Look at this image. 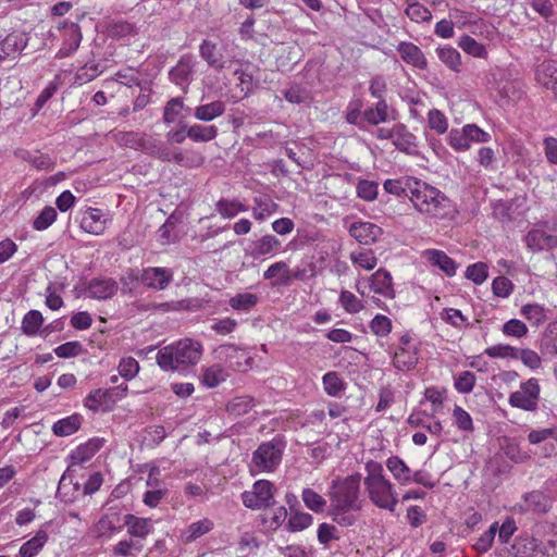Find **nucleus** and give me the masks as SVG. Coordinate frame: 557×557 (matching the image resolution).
Instances as JSON below:
<instances>
[{"mask_svg":"<svg viewBox=\"0 0 557 557\" xmlns=\"http://www.w3.org/2000/svg\"><path fill=\"white\" fill-rule=\"evenodd\" d=\"M48 541V534L45 530H39L34 537L25 542L20 548L21 557H35Z\"/></svg>","mask_w":557,"mask_h":557,"instance_id":"f704fd0d","label":"nucleus"},{"mask_svg":"<svg viewBox=\"0 0 557 557\" xmlns=\"http://www.w3.org/2000/svg\"><path fill=\"white\" fill-rule=\"evenodd\" d=\"M127 385H120L112 388H97L91 391L86 398L84 399V406L94 411L97 412L101 406L108 405L109 403H113V395H115L117 398H123L127 394Z\"/></svg>","mask_w":557,"mask_h":557,"instance_id":"6e6552de","label":"nucleus"},{"mask_svg":"<svg viewBox=\"0 0 557 557\" xmlns=\"http://www.w3.org/2000/svg\"><path fill=\"white\" fill-rule=\"evenodd\" d=\"M386 467L394 479L401 485L411 482V470L398 456H392L386 460Z\"/></svg>","mask_w":557,"mask_h":557,"instance_id":"c756f323","label":"nucleus"},{"mask_svg":"<svg viewBox=\"0 0 557 557\" xmlns=\"http://www.w3.org/2000/svg\"><path fill=\"white\" fill-rule=\"evenodd\" d=\"M264 280L277 278L273 285L288 286L292 283V270L284 261H277L271 264L263 273Z\"/></svg>","mask_w":557,"mask_h":557,"instance_id":"393cba45","label":"nucleus"},{"mask_svg":"<svg viewBox=\"0 0 557 557\" xmlns=\"http://www.w3.org/2000/svg\"><path fill=\"white\" fill-rule=\"evenodd\" d=\"M388 104L385 99L377 101L374 107L363 111L362 117L371 125H379L388 121Z\"/></svg>","mask_w":557,"mask_h":557,"instance_id":"473e14b6","label":"nucleus"},{"mask_svg":"<svg viewBox=\"0 0 557 557\" xmlns=\"http://www.w3.org/2000/svg\"><path fill=\"white\" fill-rule=\"evenodd\" d=\"M418 362V351L414 347H398L393 355V364L400 371H409Z\"/></svg>","mask_w":557,"mask_h":557,"instance_id":"b1692460","label":"nucleus"},{"mask_svg":"<svg viewBox=\"0 0 557 557\" xmlns=\"http://www.w3.org/2000/svg\"><path fill=\"white\" fill-rule=\"evenodd\" d=\"M360 481L361 474L354 473L345 478L337 476L331 483L329 512L339 525H352L355 518L348 513L361 509Z\"/></svg>","mask_w":557,"mask_h":557,"instance_id":"f257e3e1","label":"nucleus"},{"mask_svg":"<svg viewBox=\"0 0 557 557\" xmlns=\"http://www.w3.org/2000/svg\"><path fill=\"white\" fill-rule=\"evenodd\" d=\"M524 508L536 513H546L550 508V498L540 491L524 495Z\"/></svg>","mask_w":557,"mask_h":557,"instance_id":"7c9ffc66","label":"nucleus"},{"mask_svg":"<svg viewBox=\"0 0 557 557\" xmlns=\"http://www.w3.org/2000/svg\"><path fill=\"white\" fill-rule=\"evenodd\" d=\"M281 248V242L274 235H264L251 245L250 257L259 259L267 255H274Z\"/></svg>","mask_w":557,"mask_h":557,"instance_id":"4be33fe9","label":"nucleus"},{"mask_svg":"<svg viewBox=\"0 0 557 557\" xmlns=\"http://www.w3.org/2000/svg\"><path fill=\"white\" fill-rule=\"evenodd\" d=\"M216 352L220 358H225L233 370L245 372L252 367L253 359L245 349L238 348L235 345H221L216 349Z\"/></svg>","mask_w":557,"mask_h":557,"instance_id":"9d476101","label":"nucleus"},{"mask_svg":"<svg viewBox=\"0 0 557 557\" xmlns=\"http://www.w3.org/2000/svg\"><path fill=\"white\" fill-rule=\"evenodd\" d=\"M226 377V371L221 366L214 364L205 369L202 374V383L207 387L213 388L220 383L224 382Z\"/></svg>","mask_w":557,"mask_h":557,"instance_id":"c03bdc74","label":"nucleus"},{"mask_svg":"<svg viewBox=\"0 0 557 557\" xmlns=\"http://www.w3.org/2000/svg\"><path fill=\"white\" fill-rule=\"evenodd\" d=\"M108 34L112 38H124L136 34L135 25L128 21H113L108 25Z\"/></svg>","mask_w":557,"mask_h":557,"instance_id":"a18cd8bd","label":"nucleus"},{"mask_svg":"<svg viewBox=\"0 0 557 557\" xmlns=\"http://www.w3.org/2000/svg\"><path fill=\"white\" fill-rule=\"evenodd\" d=\"M521 313L527 320L535 325L541 324L546 319L544 308L537 304L524 305L521 308Z\"/></svg>","mask_w":557,"mask_h":557,"instance_id":"5fc2aeb1","label":"nucleus"},{"mask_svg":"<svg viewBox=\"0 0 557 557\" xmlns=\"http://www.w3.org/2000/svg\"><path fill=\"white\" fill-rule=\"evenodd\" d=\"M225 112V103L221 100H215L210 103L200 104L195 108L194 116L202 122H210Z\"/></svg>","mask_w":557,"mask_h":557,"instance_id":"cd10ccee","label":"nucleus"},{"mask_svg":"<svg viewBox=\"0 0 557 557\" xmlns=\"http://www.w3.org/2000/svg\"><path fill=\"white\" fill-rule=\"evenodd\" d=\"M242 498L247 508H268L274 504V485L268 480H259L251 491L243 493Z\"/></svg>","mask_w":557,"mask_h":557,"instance_id":"0eeeda50","label":"nucleus"},{"mask_svg":"<svg viewBox=\"0 0 557 557\" xmlns=\"http://www.w3.org/2000/svg\"><path fill=\"white\" fill-rule=\"evenodd\" d=\"M213 528V521L209 518H203L197 522L190 523L185 530H183L181 533V541L184 544L193 543L197 539L212 531Z\"/></svg>","mask_w":557,"mask_h":557,"instance_id":"5701e85b","label":"nucleus"},{"mask_svg":"<svg viewBox=\"0 0 557 557\" xmlns=\"http://www.w3.org/2000/svg\"><path fill=\"white\" fill-rule=\"evenodd\" d=\"M459 47L468 54L475 58H484L486 55L485 47L472 37L465 35L459 40Z\"/></svg>","mask_w":557,"mask_h":557,"instance_id":"de8ad7c7","label":"nucleus"},{"mask_svg":"<svg viewBox=\"0 0 557 557\" xmlns=\"http://www.w3.org/2000/svg\"><path fill=\"white\" fill-rule=\"evenodd\" d=\"M81 227L89 234L100 235L104 231V221L101 219L100 210L89 208L83 214Z\"/></svg>","mask_w":557,"mask_h":557,"instance_id":"c85d7f7f","label":"nucleus"},{"mask_svg":"<svg viewBox=\"0 0 557 557\" xmlns=\"http://www.w3.org/2000/svg\"><path fill=\"white\" fill-rule=\"evenodd\" d=\"M305 505L314 512H322L325 509L326 500L312 488H305L301 494Z\"/></svg>","mask_w":557,"mask_h":557,"instance_id":"49530a36","label":"nucleus"},{"mask_svg":"<svg viewBox=\"0 0 557 557\" xmlns=\"http://www.w3.org/2000/svg\"><path fill=\"white\" fill-rule=\"evenodd\" d=\"M200 57L214 69H223L221 54L216 51V45L209 40H203L199 47Z\"/></svg>","mask_w":557,"mask_h":557,"instance_id":"79ce46f5","label":"nucleus"},{"mask_svg":"<svg viewBox=\"0 0 557 557\" xmlns=\"http://www.w3.org/2000/svg\"><path fill=\"white\" fill-rule=\"evenodd\" d=\"M143 544L138 541H134L133 539L122 540L117 542L113 548L112 553L116 557H128L132 555V550L141 552Z\"/></svg>","mask_w":557,"mask_h":557,"instance_id":"603ef678","label":"nucleus"},{"mask_svg":"<svg viewBox=\"0 0 557 557\" xmlns=\"http://www.w3.org/2000/svg\"><path fill=\"white\" fill-rule=\"evenodd\" d=\"M519 349L509 345L498 344L487 347L484 354L491 358H518Z\"/></svg>","mask_w":557,"mask_h":557,"instance_id":"4d7b16f0","label":"nucleus"},{"mask_svg":"<svg viewBox=\"0 0 557 557\" xmlns=\"http://www.w3.org/2000/svg\"><path fill=\"white\" fill-rule=\"evenodd\" d=\"M57 211L52 207H45L39 215L34 220L33 226L37 231L48 228L57 219Z\"/></svg>","mask_w":557,"mask_h":557,"instance_id":"052dcab7","label":"nucleus"},{"mask_svg":"<svg viewBox=\"0 0 557 557\" xmlns=\"http://www.w3.org/2000/svg\"><path fill=\"white\" fill-rule=\"evenodd\" d=\"M409 199L420 213L430 218L443 219L450 209V200L444 193L420 180L416 181Z\"/></svg>","mask_w":557,"mask_h":557,"instance_id":"20e7f679","label":"nucleus"},{"mask_svg":"<svg viewBox=\"0 0 557 557\" xmlns=\"http://www.w3.org/2000/svg\"><path fill=\"white\" fill-rule=\"evenodd\" d=\"M117 369L122 377L125 380H132L139 371V363L133 357H125L121 359Z\"/></svg>","mask_w":557,"mask_h":557,"instance_id":"680f3d73","label":"nucleus"},{"mask_svg":"<svg viewBox=\"0 0 557 557\" xmlns=\"http://www.w3.org/2000/svg\"><path fill=\"white\" fill-rule=\"evenodd\" d=\"M371 331L377 336H386L392 330V321L383 314H376L370 322Z\"/></svg>","mask_w":557,"mask_h":557,"instance_id":"774afa93","label":"nucleus"},{"mask_svg":"<svg viewBox=\"0 0 557 557\" xmlns=\"http://www.w3.org/2000/svg\"><path fill=\"white\" fill-rule=\"evenodd\" d=\"M364 486L370 500L380 509L395 511L398 504L392 482L385 478L383 466L374 460L366 463Z\"/></svg>","mask_w":557,"mask_h":557,"instance_id":"7ed1b4c3","label":"nucleus"},{"mask_svg":"<svg viewBox=\"0 0 557 557\" xmlns=\"http://www.w3.org/2000/svg\"><path fill=\"white\" fill-rule=\"evenodd\" d=\"M393 145L406 153L416 152L418 147L417 137L401 123L394 125Z\"/></svg>","mask_w":557,"mask_h":557,"instance_id":"a211bd4d","label":"nucleus"},{"mask_svg":"<svg viewBox=\"0 0 557 557\" xmlns=\"http://www.w3.org/2000/svg\"><path fill=\"white\" fill-rule=\"evenodd\" d=\"M215 210L222 218L233 219L239 212L247 211V207L236 199L230 200L222 198L215 203Z\"/></svg>","mask_w":557,"mask_h":557,"instance_id":"4c0bfd02","label":"nucleus"},{"mask_svg":"<svg viewBox=\"0 0 557 557\" xmlns=\"http://www.w3.org/2000/svg\"><path fill=\"white\" fill-rule=\"evenodd\" d=\"M377 183L368 180H361L357 184V195L366 201H372L377 196Z\"/></svg>","mask_w":557,"mask_h":557,"instance_id":"69168bd1","label":"nucleus"},{"mask_svg":"<svg viewBox=\"0 0 557 557\" xmlns=\"http://www.w3.org/2000/svg\"><path fill=\"white\" fill-rule=\"evenodd\" d=\"M255 407V398L250 395H242L232 398L226 405V411L234 416L248 413Z\"/></svg>","mask_w":557,"mask_h":557,"instance_id":"e433bc0d","label":"nucleus"},{"mask_svg":"<svg viewBox=\"0 0 557 557\" xmlns=\"http://www.w3.org/2000/svg\"><path fill=\"white\" fill-rule=\"evenodd\" d=\"M117 283L113 278H92L86 288L88 297L106 300L112 298L117 292Z\"/></svg>","mask_w":557,"mask_h":557,"instance_id":"2eb2a0df","label":"nucleus"},{"mask_svg":"<svg viewBox=\"0 0 557 557\" xmlns=\"http://www.w3.org/2000/svg\"><path fill=\"white\" fill-rule=\"evenodd\" d=\"M28 45L25 33L14 30L0 41V62L16 59Z\"/></svg>","mask_w":557,"mask_h":557,"instance_id":"9b49d317","label":"nucleus"},{"mask_svg":"<svg viewBox=\"0 0 557 557\" xmlns=\"http://www.w3.org/2000/svg\"><path fill=\"white\" fill-rule=\"evenodd\" d=\"M194 58L191 54L183 55L177 64L170 71L169 76L172 83L187 87L194 72Z\"/></svg>","mask_w":557,"mask_h":557,"instance_id":"f3484780","label":"nucleus"},{"mask_svg":"<svg viewBox=\"0 0 557 557\" xmlns=\"http://www.w3.org/2000/svg\"><path fill=\"white\" fill-rule=\"evenodd\" d=\"M424 253L432 265L438 267L448 276H453L456 274L457 263L444 251L429 249Z\"/></svg>","mask_w":557,"mask_h":557,"instance_id":"bb28decb","label":"nucleus"},{"mask_svg":"<svg viewBox=\"0 0 557 557\" xmlns=\"http://www.w3.org/2000/svg\"><path fill=\"white\" fill-rule=\"evenodd\" d=\"M397 52L400 54L401 59L420 70L426 67L428 62L422 52V50L412 42L403 41L397 46Z\"/></svg>","mask_w":557,"mask_h":557,"instance_id":"aec40b11","label":"nucleus"},{"mask_svg":"<svg viewBox=\"0 0 557 557\" xmlns=\"http://www.w3.org/2000/svg\"><path fill=\"white\" fill-rule=\"evenodd\" d=\"M541 387L539 380L531 377L521 383L520 388L510 394L508 403L513 408L535 411L539 406Z\"/></svg>","mask_w":557,"mask_h":557,"instance_id":"423d86ee","label":"nucleus"},{"mask_svg":"<svg viewBox=\"0 0 557 557\" xmlns=\"http://www.w3.org/2000/svg\"><path fill=\"white\" fill-rule=\"evenodd\" d=\"M438 57L451 70L459 72L460 66V53L450 47L438 49Z\"/></svg>","mask_w":557,"mask_h":557,"instance_id":"338daca9","label":"nucleus"},{"mask_svg":"<svg viewBox=\"0 0 557 557\" xmlns=\"http://www.w3.org/2000/svg\"><path fill=\"white\" fill-rule=\"evenodd\" d=\"M258 297L251 293L237 294L230 299V306L234 310L248 311L257 305Z\"/></svg>","mask_w":557,"mask_h":557,"instance_id":"09e8293b","label":"nucleus"},{"mask_svg":"<svg viewBox=\"0 0 557 557\" xmlns=\"http://www.w3.org/2000/svg\"><path fill=\"white\" fill-rule=\"evenodd\" d=\"M524 242L527 247L533 252L550 250L557 247V236L540 227L530 230L524 237Z\"/></svg>","mask_w":557,"mask_h":557,"instance_id":"ddd939ff","label":"nucleus"},{"mask_svg":"<svg viewBox=\"0 0 557 557\" xmlns=\"http://www.w3.org/2000/svg\"><path fill=\"white\" fill-rule=\"evenodd\" d=\"M280 206L268 195H260L253 198L252 215L258 221L275 213Z\"/></svg>","mask_w":557,"mask_h":557,"instance_id":"a878e982","label":"nucleus"},{"mask_svg":"<svg viewBox=\"0 0 557 557\" xmlns=\"http://www.w3.org/2000/svg\"><path fill=\"white\" fill-rule=\"evenodd\" d=\"M42 323V314L38 310H30L24 315L21 330L27 336H35L38 334Z\"/></svg>","mask_w":557,"mask_h":557,"instance_id":"ea45409f","label":"nucleus"},{"mask_svg":"<svg viewBox=\"0 0 557 557\" xmlns=\"http://www.w3.org/2000/svg\"><path fill=\"white\" fill-rule=\"evenodd\" d=\"M540 348L544 356L554 357L557 355V322L547 325L542 336Z\"/></svg>","mask_w":557,"mask_h":557,"instance_id":"72a5a7b5","label":"nucleus"},{"mask_svg":"<svg viewBox=\"0 0 557 557\" xmlns=\"http://www.w3.org/2000/svg\"><path fill=\"white\" fill-rule=\"evenodd\" d=\"M81 426V417L78 414H72L64 419L57 421L52 431L58 436H69L74 434Z\"/></svg>","mask_w":557,"mask_h":557,"instance_id":"a19ab883","label":"nucleus"},{"mask_svg":"<svg viewBox=\"0 0 557 557\" xmlns=\"http://www.w3.org/2000/svg\"><path fill=\"white\" fill-rule=\"evenodd\" d=\"M488 275V267L484 262H476L467 268L466 277L475 284H482Z\"/></svg>","mask_w":557,"mask_h":557,"instance_id":"13d9d810","label":"nucleus"},{"mask_svg":"<svg viewBox=\"0 0 557 557\" xmlns=\"http://www.w3.org/2000/svg\"><path fill=\"white\" fill-rule=\"evenodd\" d=\"M428 122L431 129L435 131L438 134H444L447 132L448 122L443 112L437 109H433L429 111Z\"/></svg>","mask_w":557,"mask_h":557,"instance_id":"bf43d9fd","label":"nucleus"},{"mask_svg":"<svg viewBox=\"0 0 557 557\" xmlns=\"http://www.w3.org/2000/svg\"><path fill=\"white\" fill-rule=\"evenodd\" d=\"M282 455L281 442L273 440L262 443L252 454L251 471L260 473L275 470L282 460Z\"/></svg>","mask_w":557,"mask_h":557,"instance_id":"39448f33","label":"nucleus"},{"mask_svg":"<svg viewBox=\"0 0 557 557\" xmlns=\"http://www.w3.org/2000/svg\"><path fill=\"white\" fill-rule=\"evenodd\" d=\"M124 527L127 528L129 539H146L153 531V521L150 518L127 513L124 515Z\"/></svg>","mask_w":557,"mask_h":557,"instance_id":"dca6fc26","label":"nucleus"},{"mask_svg":"<svg viewBox=\"0 0 557 557\" xmlns=\"http://www.w3.org/2000/svg\"><path fill=\"white\" fill-rule=\"evenodd\" d=\"M417 178L405 177L400 180H386L384 182V189L386 193L401 197L410 198L411 191L416 184Z\"/></svg>","mask_w":557,"mask_h":557,"instance_id":"2f4dec72","label":"nucleus"},{"mask_svg":"<svg viewBox=\"0 0 557 557\" xmlns=\"http://www.w3.org/2000/svg\"><path fill=\"white\" fill-rule=\"evenodd\" d=\"M140 282L148 288L165 289L173 280V272L168 268H146L141 271Z\"/></svg>","mask_w":557,"mask_h":557,"instance_id":"f8f14e48","label":"nucleus"},{"mask_svg":"<svg viewBox=\"0 0 557 557\" xmlns=\"http://www.w3.org/2000/svg\"><path fill=\"white\" fill-rule=\"evenodd\" d=\"M370 287L374 293L386 298L395 297L392 275L385 269H379L372 274Z\"/></svg>","mask_w":557,"mask_h":557,"instance_id":"412c9836","label":"nucleus"},{"mask_svg":"<svg viewBox=\"0 0 557 557\" xmlns=\"http://www.w3.org/2000/svg\"><path fill=\"white\" fill-rule=\"evenodd\" d=\"M313 518L310 513L295 512L288 520V530L290 532H298L307 529L312 524Z\"/></svg>","mask_w":557,"mask_h":557,"instance_id":"0e129e2a","label":"nucleus"},{"mask_svg":"<svg viewBox=\"0 0 557 557\" xmlns=\"http://www.w3.org/2000/svg\"><path fill=\"white\" fill-rule=\"evenodd\" d=\"M123 528L124 515L120 509L110 507L96 522L95 532L98 537H110L112 534L122 531Z\"/></svg>","mask_w":557,"mask_h":557,"instance_id":"1a4fd4ad","label":"nucleus"},{"mask_svg":"<svg viewBox=\"0 0 557 557\" xmlns=\"http://www.w3.org/2000/svg\"><path fill=\"white\" fill-rule=\"evenodd\" d=\"M202 345L191 338L162 347L157 355V363L165 371H185L199 362Z\"/></svg>","mask_w":557,"mask_h":557,"instance_id":"f03ea898","label":"nucleus"},{"mask_svg":"<svg viewBox=\"0 0 557 557\" xmlns=\"http://www.w3.org/2000/svg\"><path fill=\"white\" fill-rule=\"evenodd\" d=\"M453 417L455 420L456 426L463 432H473V421L471 416L461 407L455 406L453 410Z\"/></svg>","mask_w":557,"mask_h":557,"instance_id":"6e6d98bb","label":"nucleus"},{"mask_svg":"<svg viewBox=\"0 0 557 557\" xmlns=\"http://www.w3.org/2000/svg\"><path fill=\"white\" fill-rule=\"evenodd\" d=\"M350 260L352 263L359 265L364 270H372L377 263V258L372 249L361 248L350 253Z\"/></svg>","mask_w":557,"mask_h":557,"instance_id":"37998d69","label":"nucleus"},{"mask_svg":"<svg viewBox=\"0 0 557 557\" xmlns=\"http://www.w3.org/2000/svg\"><path fill=\"white\" fill-rule=\"evenodd\" d=\"M536 78L545 88L552 89L557 99V60L543 61L537 66Z\"/></svg>","mask_w":557,"mask_h":557,"instance_id":"6ab92c4d","label":"nucleus"},{"mask_svg":"<svg viewBox=\"0 0 557 557\" xmlns=\"http://www.w3.org/2000/svg\"><path fill=\"white\" fill-rule=\"evenodd\" d=\"M73 472H75L74 465H69L67 469L59 481L55 496L64 503H72L76 499L74 493H71Z\"/></svg>","mask_w":557,"mask_h":557,"instance_id":"c9c22d12","label":"nucleus"},{"mask_svg":"<svg viewBox=\"0 0 557 557\" xmlns=\"http://www.w3.org/2000/svg\"><path fill=\"white\" fill-rule=\"evenodd\" d=\"M349 234L362 245H372L381 237L383 231L374 223L359 221L350 225Z\"/></svg>","mask_w":557,"mask_h":557,"instance_id":"4468645a","label":"nucleus"},{"mask_svg":"<svg viewBox=\"0 0 557 557\" xmlns=\"http://www.w3.org/2000/svg\"><path fill=\"white\" fill-rule=\"evenodd\" d=\"M322 382L325 393L330 396H337L344 389V382L336 372L324 374Z\"/></svg>","mask_w":557,"mask_h":557,"instance_id":"3c124183","label":"nucleus"},{"mask_svg":"<svg viewBox=\"0 0 557 557\" xmlns=\"http://www.w3.org/2000/svg\"><path fill=\"white\" fill-rule=\"evenodd\" d=\"M339 302L348 313H357L363 309L361 300L348 290H342L339 295Z\"/></svg>","mask_w":557,"mask_h":557,"instance_id":"e2e57ef3","label":"nucleus"},{"mask_svg":"<svg viewBox=\"0 0 557 557\" xmlns=\"http://www.w3.org/2000/svg\"><path fill=\"white\" fill-rule=\"evenodd\" d=\"M218 136V128L213 125L203 126L194 124L187 128V137L193 141L207 143Z\"/></svg>","mask_w":557,"mask_h":557,"instance_id":"58836bf2","label":"nucleus"},{"mask_svg":"<svg viewBox=\"0 0 557 557\" xmlns=\"http://www.w3.org/2000/svg\"><path fill=\"white\" fill-rule=\"evenodd\" d=\"M498 530V523L494 522L491 524L488 530L484 532L473 544V548L479 553H485L487 552L494 542L495 535Z\"/></svg>","mask_w":557,"mask_h":557,"instance_id":"864d4df0","label":"nucleus"},{"mask_svg":"<svg viewBox=\"0 0 557 557\" xmlns=\"http://www.w3.org/2000/svg\"><path fill=\"white\" fill-rule=\"evenodd\" d=\"M185 109V104L183 98H172L170 99L163 111V121L166 124H172L176 121V117L181 114V111Z\"/></svg>","mask_w":557,"mask_h":557,"instance_id":"8fccbe9b","label":"nucleus"}]
</instances>
